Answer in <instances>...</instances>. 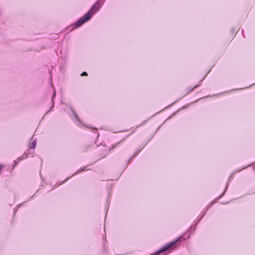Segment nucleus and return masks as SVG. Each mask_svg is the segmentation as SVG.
Wrapping results in <instances>:
<instances>
[{"instance_id": "obj_1", "label": "nucleus", "mask_w": 255, "mask_h": 255, "mask_svg": "<svg viewBox=\"0 0 255 255\" xmlns=\"http://www.w3.org/2000/svg\"><path fill=\"white\" fill-rule=\"evenodd\" d=\"M100 5L96 3L91 8L90 10L81 18L79 19L75 23L76 27H79L83 24L85 22L88 20L92 16L93 13L97 11L100 8Z\"/></svg>"}, {"instance_id": "obj_2", "label": "nucleus", "mask_w": 255, "mask_h": 255, "mask_svg": "<svg viewBox=\"0 0 255 255\" xmlns=\"http://www.w3.org/2000/svg\"><path fill=\"white\" fill-rule=\"evenodd\" d=\"M177 241L174 242L173 243L168 244L163 246L156 253V255H159L160 253H162L163 252L166 251L168 250L170 247L172 246Z\"/></svg>"}, {"instance_id": "obj_3", "label": "nucleus", "mask_w": 255, "mask_h": 255, "mask_svg": "<svg viewBox=\"0 0 255 255\" xmlns=\"http://www.w3.org/2000/svg\"><path fill=\"white\" fill-rule=\"evenodd\" d=\"M36 146V141H34L32 144H31V146H30V148H34Z\"/></svg>"}, {"instance_id": "obj_4", "label": "nucleus", "mask_w": 255, "mask_h": 255, "mask_svg": "<svg viewBox=\"0 0 255 255\" xmlns=\"http://www.w3.org/2000/svg\"><path fill=\"white\" fill-rule=\"evenodd\" d=\"M81 76H85V75H87V73L86 72H83L81 75Z\"/></svg>"}, {"instance_id": "obj_5", "label": "nucleus", "mask_w": 255, "mask_h": 255, "mask_svg": "<svg viewBox=\"0 0 255 255\" xmlns=\"http://www.w3.org/2000/svg\"><path fill=\"white\" fill-rule=\"evenodd\" d=\"M1 166H0V172H1Z\"/></svg>"}]
</instances>
